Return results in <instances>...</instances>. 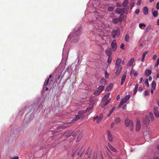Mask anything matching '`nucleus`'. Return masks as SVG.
Instances as JSON below:
<instances>
[{"label":"nucleus","instance_id":"1","mask_svg":"<svg viewBox=\"0 0 159 159\" xmlns=\"http://www.w3.org/2000/svg\"><path fill=\"white\" fill-rule=\"evenodd\" d=\"M80 30H77L71 33L68 36V39H70L71 41L74 43H76L80 39Z\"/></svg>","mask_w":159,"mask_h":159},{"label":"nucleus","instance_id":"2","mask_svg":"<svg viewBox=\"0 0 159 159\" xmlns=\"http://www.w3.org/2000/svg\"><path fill=\"white\" fill-rule=\"evenodd\" d=\"M85 113V112L84 111H79L78 113V115H76L75 117L72 120V121H75L80 118H83L84 116V114Z\"/></svg>","mask_w":159,"mask_h":159},{"label":"nucleus","instance_id":"3","mask_svg":"<svg viewBox=\"0 0 159 159\" xmlns=\"http://www.w3.org/2000/svg\"><path fill=\"white\" fill-rule=\"evenodd\" d=\"M125 124L126 126H129L130 127V131H132L134 128V124L131 120H129L128 118H126L125 120Z\"/></svg>","mask_w":159,"mask_h":159},{"label":"nucleus","instance_id":"4","mask_svg":"<svg viewBox=\"0 0 159 159\" xmlns=\"http://www.w3.org/2000/svg\"><path fill=\"white\" fill-rule=\"evenodd\" d=\"M120 34V29L117 28L111 32V36L113 38H115L116 37H118Z\"/></svg>","mask_w":159,"mask_h":159},{"label":"nucleus","instance_id":"5","mask_svg":"<svg viewBox=\"0 0 159 159\" xmlns=\"http://www.w3.org/2000/svg\"><path fill=\"white\" fill-rule=\"evenodd\" d=\"M111 46V49L113 52H115L117 48V45L116 42V40H114L112 41Z\"/></svg>","mask_w":159,"mask_h":159},{"label":"nucleus","instance_id":"6","mask_svg":"<svg viewBox=\"0 0 159 159\" xmlns=\"http://www.w3.org/2000/svg\"><path fill=\"white\" fill-rule=\"evenodd\" d=\"M125 10V8H118L116 9L115 12L116 13L119 14L120 15H123Z\"/></svg>","mask_w":159,"mask_h":159},{"label":"nucleus","instance_id":"7","mask_svg":"<svg viewBox=\"0 0 159 159\" xmlns=\"http://www.w3.org/2000/svg\"><path fill=\"white\" fill-rule=\"evenodd\" d=\"M112 50L110 48H108L105 50V53L108 56H111Z\"/></svg>","mask_w":159,"mask_h":159},{"label":"nucleus","instance_id":"8","mask_svg":"<svg viewBox=\"0 0 159 159\" xmlns=\"http://www.w3.org/2000/svg\"><path fill=\"white\" fill-rule=\"evenodd\" d=\"M144 124L146 125H148L149 123V120L148 116H146L143 119Z\"/></svg>","mask_w":159,"mask_h":159},{"label":"nucleus","instance_id":"9","mask_svg":"<svg viewBox=\"0 0 159 159\" xmlns=\"http://www.w3.org/2000/svg\"><path fill=\"white\" fill-rule=\"evenodd\" d=\"M153 112L156 117H158L159 116V112L158 111V107H154L153 109Z\"/></svg>","mask_w":159,"mask_h":159},{"label":"nucleus","instance_id":"10","mask_svg":"<svg viewBox=\"0 0 159 159\" xmlns=\"http://www.w3.org/2000/svg\"><path fill=\"white\" fill-rule=\"evenodd\" d=\"M117 70L116 72V75L118 76L119 75L122 69V66H116Z\"/></svg>","mask_w":159,"mask_h":159},{"label":"nucleus","instance_id":"11","mask_svg":"<svg viewBox=\"0 0 159 159\" xmlns=\"http://www.w3.org/2000/svg\"><path fill=\"white\" fill-rule=\"evenodd\" d=\"M141 128V124L139 120H137L136 125V131H139Z\"/></svg>","mask_w":159,"mask_h":159},{"label":"nucleus","instance_id":"12","mask_svg":"<svg viewBox=\"0 0 159 159\" xmlns=\"http://www.w3.org/2000/svg\"><path fill=\"white\" fill-rule=\"evenodd\" d=\"M107 132L109 140L110 142H112L113 141V138L111 132L108 130H107Z\"/></svg>","mask_w":159,"mask_h":159},{"label":"nucleus","instance_id":"13","mask_svg":"<svg viewBox=\"0 0 159 159\" xmlns=\"http://www.w3.org/2000/svg\"><path fill=\"white\" fill-rule=\"evenodd\" d=\"M113 84L112 83L110 84L107 86L106 89V90L107 91H109L111 90L113 87Z\"/></svg>","mask_w":159,"mask_h":159},{"label":"nucleus","instance_id":"14","mask_svg":"<svg viewBox=\"0 0 159 159\" xmlns=\"http://www.w3.org/2000/svg\"><path fill=\"white\" fill-rule=\"evenodd\" d=\"M143 12L145 15H147L148 13V7L146 6L145 7L143 10Z\"/></svg>","mask_w":159,"mask_h":159},{"label":"nucleus","instance_id":"15","mask_svg":"<svg viewBox=\"0 0 159 159\" xmlns=\"http://www.w3.org/2000/svg\"><path fill=\"white\" fill-rule=\"evenodd\" d=\"M152 73V71L151 70H146L145 72V75L146 76L150 75Z\"/></svg>","mask_w":159,"mask_h":159},{"label":"nucleus","instance_id":"16","mask_svg":"<svg viewBox=\"0 0 159 159\" xmlns=\"http://www.w3.org/2000/svg\"><path fill=\"white\" fill-rule=\"evenodd\" d=\"M110 93H108L106 94L102 99L103 101H105L107 100L109 98Z\"/></svg>","mask_w":159,"mask_h":159},{"label":"nucleus","instance_id":"17","mask_svg":"<svg viewBox=\"0 0 159 159\" xmlns=\"http://www.w3.org/2000/svg\"><path fill=\"white\" fill-rule=\"evenodd\" d=\"M134 61V59L133 58H131L129 61L128 63V66H130L132 65Z\"/></svg>","mask_w":159,"mask_h":159},{"label":"nucleus","instance_id":"18","mask_svg":"<svg viewBox=\"0 0 159 159\" xmlns=\"http://www.w3.org/2000/svg\"><path fill=\"white\" fill-rule=\"evenodd\" d=\"M128 3L129 1L128 0H124L122 4L123 7H126L127 6Z\"/></svg>","mask_w":159,"mask_h":159},{"label":"nucleus","instance_id":"19","mask_svg":"<svg viewBox=\"0 0 159 159\" xmlns=\"http://www.w3.org/2000/svg\"><path fill=\"white\" fill-rule=\"evenodd\" d=\"M126 77V75L125 74L123 75V76L122 77L121 82V83H120V84L121 85H122L125 82V80Z\"/></svg>","mask_w":159,"mask_h":159},{"label":"nucleus","instance_id":"20","mask_svg":"<svg viewBox=\"0 0 159 159\" xmlns=\"http://www.w3.org/2000/svg\"><path fill=\"white\" fill-rule=\"evenodd\" d=\"M121 61V59L120 58H117L116 60V66H120V64Z\"/></svg>","mask_w":159,"mask_h":159},{"label":"nucleus","instance_id":"21","mask_svg":"<svg viewBox=\"0 0 159 159\" xmlns=\"http://www.w3.org/2000/svg\"><path fill=\"white\" fill-rule=\"evenodd\" d=\"M107 82V80L104 78L102 79L100 81L101 84H103L104 85H106Z\"/></svg>","mask_w":159,"mask_h":159},{"label":"nucleus","instance_id":"22","mask_svg":"<svg viewBox=\"0 0 159 159\" xmlns=\"http://www.w3.org/2000/svg\"><path fill=\"white\" fill-rule=\"evenodd\" d=\"M124 16L125 15H120V16L118 17V18H117L118 21L120 22H122L123 20V18L124 17Z\"/></svg>","mask_w":159,"mask_h":159},{"label":"nucleus","instance_id":"23","mask_svg":"<svg viewBox=\"0 0 159 159\" xmlns=\"http://www.w3.org/2000/svg\"><path fill=\"white\" fill-rule=\"evenodd\" d=\"M108 147L110 148V149L113 152H116L117 150H116L111 145L109 144L108 143Z\"/></svg>","mask_w":159,"mask_h":159},{"label":"nucleus","instance_id":"24","mask_svg":"<svg viewBox=\"0 0 159 159\" xmlns=\"http://www.w3.org/2000/svg\"><path fill=\"white\" fill-rule=\"evenodd\" d=\"M156 84L155 81H153L152 84V89L154 90H155L156 89Z\"/></svg>","mask_w":159,"mask_h":159},{"label":"nucleus","instance_id":"25","mask_svg":"<svg viewBox=\"0 0 159 159\" xmlns=\"http://www.w3.org/2000/svg\"><path fill=\"white\" fill-rule=\"evenodd\" d=\"M139 87V84H136L135 87L134 89V95L135 94L137 91Z\"/></svg>","mask_w":159,"mask_h":159},{"label":"nucleus","instance_id":"26","mask_svg":"<svg viewBox=\"0 0 159 159\" xmlns=\"http://www.w3.org/2000/svg\"><path fill=\"white\" fill-rule=\"evenodd\" d=\"M119 21L117 18H114L112 19V22L115 24H117L118 23Z\"/></svg>","mask_w":159,"mask_h":159},{"label":"nucleus","instance_id":"27","mask_svg":"<svg viewBox=\"0 0 159 159\" xmlns=\"http://www.w3.org/2000/svg\"><path fill=\"white\" fill-rule=\"evenodd\" d=\"M115 7L113 6H109L108 7V10L109 11H112L115 9Z\"/></svg>","mask_w":159,"mask_h":159},{"label":"nucleus","instance_id":"28","mask_svg":"<svg viewBox=\"0 0 159 159\" xmlns=\"http://www.w3.org/2000/svg\"><path fill=\"white\" fill-rule=\"evenodd\" d=\"M104 86H100L98 88V89L101 93L103 90Z\"/></svg>","mask_w":159,"mask_h":159},{"label":"nucleus","instance_id":"29","mask_svg":"<svg viewBox=\"0 0 159 159\" xmlns=\"http://www.w3.org/2000/svg\"><path fill=\"white\" fill-rule=\"evenodd\" d=\"M152 15L154 17L157 16L158 15V12L157 11H155L152 12Z\"/></svg>","mask_w":159,"mask_h":159},{"label":"nucleus","instance_id":"30","mask_svg":"<svg viewBox=\"0 0 159 159\" xmlns=\"http://www.w3.org/2000/svg\"><path fill=\"white\" fill-rule=\"evenodd\" d=\"M149 116L151 120H153L154 119V117L153 114L151 112H150L149 113Z\"/></svg>","mask_w":159,"mask_h":159},{"label":"nucleus","instance_id":"31","mask_svg":"<svg viewBox=\"0 0 159 159\" xmlns=\"http://www.w3.org/2000/svg\"><path fill=\"white\" fill-rule=\"evenodd\" d=\"M129 34H127L125 37V40L126 42H129Z\"/></svg>","mask_w":159,"mask_h":159},{"label":"nucleus","instance_id":"32","mask_svg":"<svg viewBox=\"0 0 159 159\" xmlns=\"http://www.w3.org/2000/svg\"><path fill=\"white\" fill-rule=\"evenodd\" d=\"M151 29V26L150 25H148L146 29V32H149Z\"/></svg>","mask_w":159,"mask_h":159},{"label":"nucleus","instance_id":"33","mask_svg":"<svg viewBox=\"0 0 159 159\" xmlns=\"http://www.w3.org/2000/svg\"><path fill=\"white\" fill-rule=\"evenodd\" d=\"M109 76V74L108 73L107 71H106L105 72V76L106 79H108Z\"/></svg>","mask_w":159,"mask_h":159},{"label":"nucleus","instance_id":"34","mask_svg":"<svg viewBox=\"0 0 159 159\" xmlns=\"http://www.w3.org/2000/svg\"><path fill=\"white\" fill-rule=\"evenodd\" d=\"M111 61H112V57H111V56H108V58L107 61V62L108 63L110 64L111 62Z\"/></svg>","mask_w":159,"mask_h":159},{"label":"nucleus","instance_id":"35","mask_svg":"<svg viewBox=\"0 0 159 159\" xmlns=\"http://www.w3.org/2000/svg\"><path fill=\"white\" fill-rule=\"evenodd\" d=\"M101 92L98 90H97L94 92V94L96 95H98L100 94Z\"/></svg>","mask_w":159,"mask_h":159},{"label":"nucleus","instance_id":"36","mask_svg":"<svg viewBox=\"0 0 159 159\" xmlns=\"http://www.w3.org/2000/svg\"><path fill=\"white\" fill-rule=\"evenodd\" d=\"M93 108V107H88L86 110L85 112H87L90 111V110H92Z\"/></svg>","mask_w":159,"mask_h":159},{"label":"nucleus","instance_id":"37","mask_svg":"<svg viewBox=\"0 0 159 159\" xmlns=\"http://www.w3.org/2000/svg\"><path fill=\"white\" fill-rule=\"evenodd\" d=\"M139 27L140 28H142L143 27H145L146 25L143 23H140L139 25Z\"/></svg>","mask_w":159,"mask_h":159},{"label":"nucleus","instance_id":"38","mask_svg":"<svg viewBox=\"0 0 159 159\" xmlns=\"http://www.w3.org/2000/svg\"><path fill=\"white\" fill-rule=\"evenodd\" d=\"M120 119L119 117H116L115 119V122L116 123H118L120 121Z\"/></svg>","mask_w":159,"mask_h":159},{"label":"nucleus","instance_id":"39","mask_svg":"<svg viewBox=\"0 0 159 159\" xmlns=\"http://www.w3.org/2000/svg\"><path fill=\"white\" fill-rule=\"evenodd\" d=\"M145 84V85L146 86H147L148 87H149V84L148 82V79L146 80Z\"/></svg>","mask_w":159,"mask_h":159},{"label":"nucleus","instance_id":"40","mask_svg":"<svg viewBox=\"0 0 159 159\" xmlns=\"http://www.w3.org/2000/svg\"><path fill=\"white\" fill-rule=\"evenodd\" d=\"M49 80V79H48L47 80H46L44 83V85L46 86H47L48 85V82Z\"/></svg>","mask_w":159,"mask_h":159},{"label":"nucleus","instance_id":"41","mask_svg":"<svg viewBox=\"0 0 159 159\" xmlns=\"http://www.w3.org/2000/svg\"><path fill=\"white\" fill-rule=\"evenodd\" d=\"M130 95H128L125 97V99H124V100L126 102L127 101H128V100L130 98Z\"/></svg>","mask_w":159,"mask_h":159},{"label":"nucleus","instance_id":"42","mask_svg":"<svg viewBox=\"0 0 159 159\" xmlns=\"http://www.w3.org/2000/svg\"><path fill=\"white\" fill-rule=\"evenodd\" d=\"M148 53V52L147 51L144 52L142 55V57H145L146 55Z\"/></svg>","mask_w":159,"mask_h":159},{"label":"nucleus","instance_id":"43","mask_svg":"<svg viewBox=\"0 0 159 159\" xmlns=\"http://www.w3.org/2000/svg\"><path fill=\"white\" fill-rule=\"evenodd\" d=\"M159 65V58L157 59V62L155 65V67H157Z\"/></svg>","mask_w":159,"mask_h":159},{"label":"nucleus","instance_id":"44","mask_svg":"<svg viewBox=\"0 0 159 159\" xmlns=\"http://www.w3.org/2000/svg\"><path fill=\"white\" fill-rule=\"evenodd\" d=\"M130 4L131 6V9L134 6V2H130Z\"/></svg>","mask_w":159,"mask_h":159},{"label":"nucleus","instance_id":"45","mask_svg":"<svg viewBox=\"0 0 159 159\" xmlns=\"http://www.w3.org/2000/svg\"><path fill=\"white\" fill-rule=\"evenodd\" d=\"M111 99H109L107 101H106L105 103V105H107L109 104L110 101H111Z\"/></svg>","mask_w":159,"mask_h":159},{"label":"nucleus","instance_id":"46","mask_svg":"<svg viewBox=\"0 0 159 159\" xmlns=\"http://www.w3.org/2000/svg\"><path fill=\"white\" fill-rule=\"evenodd\" d=\"M120 48L121 49H124V43H121L120 46Z\"/></svg>","mask_w":159,"mask_h":159},{"label":"nucleus","instance_id":"47","mask_svg":"<svg viewBox=\"0 0 159 159\" xmlns=\"http://www.w3.org/2000/svg\"><path fill=\"white\" fill-rule=\"evenodd\" d=\"M141 2L142 1L141 0H139L138 1H137V2L136 3V4L137 5H140L141 3Z\"/></svg>","mask_w":159,"mask_h":159},{"label":"nucleus","instance_id":"48","mask_svg":"<svg viewBox=\"0 0 159 159\" xmlns=\"http://www.w3.org/2000/svg\"><path fill=\"white\" fill-rule=\"evenodd\" d=\"M82 136L81 134H79L77 137V140L79 141L80 139L82 138Z\"/></svg>","mask_w":159,"mask_h":159},{"label":"nucleus","instance_id":"49","mask_svg":"<svg viewBox=\"0 0 159 159\" xmlns=\"http://www.w3.org/2000/svg\"><path fill=\"white\" fill-rule=\"evenodd\" d=\"M116 6L118 7H121V4L118 2H117L116 3Z\"/></svg>","mask_w":159,"mask_h":159},{"label":"nucleus","instance_id":"50","mask_svg":"<svg viewBox=\"0 0 159 159\" xmlns=\"http://www.w3.org/2000/svg\"><path fill=\"white\" fill-rule=\"evenodd\" d=\"M65 127L63 126H59L57 127V129H64Z\"/></svg>","mask_w":159,"mask_h":159},{"label":"nucleus","instance_id":"51","mask_svg":"<svg viewBox=\"0 0 159 159\" xmlns=\"http://www.w3.org/2000/svg\"><path fill=\"white\" fill-rule=\"evenodd\" d=\"M139 12V9H137L135 11V12L136 14H138Z\"/></svg>","mask_w":159,"mask_h":159},{"label":"nucleus","instance_id":"52","mask_svg":"<svg viewBox=\"0 0 159 159\" xmlns=\"http://www.w3.org/2000/svg\"><path fill=\"white\" fill-rule=\"evenodd\" d=\"M126 102L124 100V99H123L120 102V104H123L124 103Z\"/></svg>","mask_w":159,"mask_h":159},{"label":"nucleus","instance_id":"53","mask_svg":"<svg viewBox=\"0 0 159 159\" xmlns=\"http://www.w3.org/2000/svg\"><path fill=\"white\" fill-rule=\"evenodd\" d=\"M156 8L157 10L159 9V1L157 4Z\"/></svg>","mask_w":159,"mask_h":159},{"label":"nucleus","instance_id":"54","mask_svg":"<svg viewBox=\"0 0 159 159\" xmlns=\"http://www.w3.org/2000/svg\"><path fill=\"white\" fill-rule=\"evenodd\" d=\"M71 134H68L67 135H65V136L67 138H68L69 137H70V136H71V134H73V133L72 132L71 133Z\"/></svg>","mask_w":159,"mask_h":159},{"label":"nucleus","instance_id":"55","mask_svg":"<svg viewBox=\"0 0 159 159\" xmlns=\"http://www.w3.org/2000/svg\"><path fill=\"white\" fill-rule=\"evenodd\" d=\"M112 112H113V111H111V110L110 111L109 114L107 115V116L109 117L110 116V115H111V114L112 113Z\"/></svg>","mask_w":159,"mask_h":159},{"label":"nucleus","instance_id":"56","mask_svg":"<svg viewBox=\"0 0 159 159\" xmlns=\"http://www.w3.org/2000/svg\"><path fill=\"white\" fill-rule=\"evenodd\" d=\"M148 94V90H145L144 92V95L145 96L147 95Z\"/></svg>","mask_w":159,"mask_h":159},{"label":"nucleus","instance_id":"57","mask_svg":"<svg viewBox=\"0 0 159 159\" xmlns=\"http://www.w3.org/2000/svg\"><path fill=\"white\" fill-rule=\"evenodd\" d=\"M98 118H99V117L98 116H96L95 117H94L93 118V121H94L95 120L98 119Z\"/></svg>","mask_w":159,"mask_h":159},{"label":"nucleus","instance_id":"58","mask_svg":"<svg viewBox=\"0 0 159 159\" xmlns=\"http://www.w3.org/2000/svg\"><path fill=\"white\" fill-rule=\"evenodd\" d=\"M102 120V119H101V118H99L98 119V120L97 121V123H99Z\"/></svg>","mask_w":159,"mask_h":159},{"label":"nucleus","instance_id":"59","mask_svg":"<svg viewBox=\"0 0 159 159\" xmlns=\"http://www.w3.org/2000/svg\"><path fill=\"white\" fill-rule=\"evenodd\" d=\"M157 56L156 55H153V59L154 60H155L157 58Z\"/></svg>","mask_w":159,"mask_h":159},{"label":"nucleus","instance_id":"60","mask_svg":"<svg viewBox=\"0 0 159 159\" xmlns=\"http://www.w3.org/2000/svg\"><path fill=\"white\" fill-rule=\"evenodd\" d=\"M120 95H118L117 96L116 98V100L117 101H118L120 99Z\"/></svg>","mask_w":159,"mask_h":159},{"label":"nucleus","instance_id":"61","mask_svg":"<svg viewBox=\"0 0 159 159\" xmlns=\"http://www.w3.org/2000/svg\"><path fill=\"white\" fill-rule=\"evenodd\" d=\"M103 117V115L101 113L100 114V116H99V118H101V119H102Z\"/></svg>","mask_w":159,"mask_h":159},{"label":"nucleus","instance_id":"62","mask_svg":"<svg viewBox=\"0 0 159 159\" xmlns=\"http://www.w3.org/2000/svg\"><path fill=\"white\" fill-rule=\"evenodd\" d=\"M143 80V78H142V77L140 79L139 83H141Z\"/></svg>","mask_w":159,"mask_h":159},{"label":"nucleus","instance_id":"63","mask_svg":"<svg viewBox=\"0 0 159 159\" xmlns=\"http://www.w3.org/2000/svg\"><path fill=\"white\" fill-rule=\"evenodd\" d=\"M19 157L18 156L12 158V159H18Z\"/></svg>","mask_w":159,"mask_h":159},{"label":"nucleus","instance_id":"64","mask_svg":"<svg viewBox=\"0 0 159 159\" xmlns=\"http://www.w3.org/2000/svg\"><path fill=\"white\" fill-rule=\"evenodd\" d=\"M114 125V123H112V124H111V128H112L113 127Z\"/></svg>","mask_w":159,"mask_h":159}]
</instances>
